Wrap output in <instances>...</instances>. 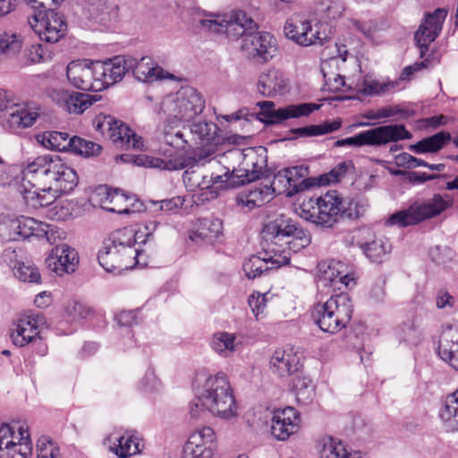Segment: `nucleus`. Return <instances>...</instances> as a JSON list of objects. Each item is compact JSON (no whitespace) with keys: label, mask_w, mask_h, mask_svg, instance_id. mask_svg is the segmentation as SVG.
Masks as SVG:
<instances>
[{"label":"nucleus","mask_w":458,"mask_h":458,"mask_svg":"<svg viewBox=\"0 0 458 458\" xmlns=\"http://www.w3.org/2000/svg\"><path fill=\"white\" fill-rule=\"evenodd\" d=\"M24 199L33 208L51 205L57 193H69L78 184L74 169L58 155H42L29 162L22 171Z\"/></svg>","instance_id":"nucleus-1"},{"label":"nucleus","mask_w":458,"mask_h":458,"mask_svg":"<svg viewBox=\"0 0 458 458\" xmlns=\"http://www.w3.org/2000/svg\"><path fill=\"white\" fill-rule=\"evenodd\" d=\"M196 382L195 398L189 404L191 418L199 419L207 412L226 420L238 416L233 389L225 373H199Z\"/></svg>","instance_id":"nucleus-2"},{"label":"nucleus","mask_w":458,"mask_h":458,"mask_svg":"<svg viewBox=\"0 0 458 458\" xmlns=\"http://www.w3.org/2000/svg\"><path fill=\"white\" fill-rule=\"evenodd\" d=\"M261 233L263 247L277 267L288 265L292 252L297 253L311 242L310 234L284 215L265 225Z\"/></svg>","instance_id":"nucleus-3"},{"label":"nucleus","mask_w":458,"mask_h":458,"mask_svg":"<svg viewBox=\"0 0 458 458\" xmlns=\"http://www.w3.org/2000/svg\"><path fill=\"white\" fill-rule=\"evenodd\" d=\"M365 208L359 201L344 199L337 191H327L316 199L310 209H302L301 216L324 229L334 228L341 220L357 219Z\"/></svg>","instance_id":"nucleus-4"},{"label":"nucleus","mask_w":458,"mask_h":458,"mask_svg":"<svg viewBox=\"0 0 458 458\" xmlns=\"http://www.w3.org/2000/svg\"><path fill=\"white\" fill-rule=\"evenodd\" d=\"M157 138L170 147L169 148H160L159 153L164 158L148 156L145 154L132 155L122 154L119 158L123 163L133 164L137 166L147 168H157L160 170L174 171L186 166L184 160L180 155L187 140L180 131H175L169 123H163L157 130Z\"/></svg>","instance_id":"nucleus-5"},{"label":"nucleus","mask_w":458,"mask_h":458,"mask_svg":"<svg viewBox=\"0 0 458 458\" xmlns=\"http://www.w3.org/2000/svg\"><path fill=\"white\" fill-rule=\"evenodd\" d=\"M136 242V231L132 227L112 232L98 251L99 265L107 272L132 268L139 263L140 255V251L135 248Z\"/></svg>","instance_id":"nucleus-6"},{"label":"nucleus","mask_w":458,"mask_h":458,"mask_svg":"<svg viewBox=\"0 0 458 458\" xmlns=\"http://www.w3.org/2000/svg\"><path fill=\"white\" fill-rule=\"evenodd\" d=\"M352 311L353 305L349 294L341 293L331 296L326 302L316 304L311 316L322 331L335 334L347 326Z\"/></svg>","instance_id":"nucleus-7"},{"label":"nucleus","mask_w":458,"mask_h":458,"mask_svg":"<svg viewBox=\"0 0 458 458\" xmlns=\"http://www.w3.org/2000/svg\"><path fill=\"white\" fill-rule=\"evenodd\" d=\"M202 29L214 33H225L228 38H244L252 30H258L257 22L243 11L237 10L230 15L204 13L199 21Z\"/></svg>","instance_id":"nucleus-8"},{"label":"nucleus","mask_w":458,"mask_h":458,"mask_svg":"<svg viewBox=\"0 0 458 458\" xmlns=\"http://www.w3.org/2000/svg\"><path fill=\"white\" fill-rule=\"evenodd\" d=\"M256 106L260 109L258 114H250L248 109L242 108L234 112L235 117L238 118V120L244 119L246 121L256 118L266 125H275L281 124L291 118L308 116L319 107L318 105L312 103H301L298 105H288L284 107H276L273 101L268 100L259 101Z\"/></svg>","instance_id":"nucleus-9"},{"label":"nucleus","mask_w":458,"mask_h":458,"mask_svg":"<svg viewBox=\"0 0 458 458\" xmlns=\"http://www.w3.org/2000/svg\"><path fill=\"white\" fill-rule=\"evenodd\" d=\"M205 100L192 87L181 89L175 94L166 96L160 106L168 119L174 122H190L202 113Z\"/></svg>","instance_id":"nucleus-10"},{"label":"nucleus","mask_w":458,"mask_h":458,"mask_svg":"<svg viewBox=\"0 0 458 458\" xmlns=\"http://www.w3.org/2000/svg\"><path fill=\"white\" fill-rule=\"evenodd\" d=\"M451 205V199L440 194H434L430 199L415 201L408 208L394 213L389 216L386 224L399 227L415 225L439 216Z\"/></svg>","instance_id":"nucleus-11"},{"label":"nucleus","mask_w":458,"mask_h":458,"mask_svg":"<svg viewBox=\"0 0 458 458\" xmlns=\"http://www.w3.org/2000/svg\"><path fill=\"white\" fill-rule=\"evenodd\" d=\"M411 133L406 130L403 124H388L364 131L352 137L338 140L335 147L344 146H373L378 147L389 142H397L402 140H410Z\"/></svg>","instance_id":"nucleus-12"},{"label":"nucleus","mask_w":458,"mask_h":458,"mask_svg":"<svg viewBox=\"0 0 458 458\" xmlns=\"http://www.w3.org/2000/svg\"><path fill=\"white\" fill-rule=\"evenodd\" d=\"M43 9L28 15V24L41 40L56 43L65 35L67 24L64 16L52 6Z\"/></svg>","instance_id":"nucleus-13"},{"label":"nucleus","mask_w":458,"mask_h":458,"mask_svg":"<svg viewBox=\"0 0 458 458\" xmlns=\"http://www.w3.org/2000/svg\"><path fill=\"white\" fill-rule=\"evenodd\" d=\"M32 442L25 425L0 427V458H27L31 454Z\"/></svg>","instance_id":"nucleus-14"},{"label":"nucleus","mask_w":458,"mask_h":458,"mask_svg":"<svg viewBox=\"0 0 458 458\" xmlns=\"http://www.w3.org/2000/svg\"><path fill=\"white\" fill-rule=\"evenodd\" d=\"M38 111L35 104L15 103L5 91L0 92V120L11 129L32 126L39 116Z\"/></svg>","instance_id":"nucleus-15"},{"label":"nucleus","mask_w":458,"mask_h":458,"mask_svg":"<svg viewBox=\"0 0 458 458\" xmlns=\"http://www.w3.org/2000/svg\"><path fill=\"white\" fill-rule=\"evenodd\" d=\"M94 126L103 136L121 148L140 149L143 147L142 138L112 115L98 114L94 120Z\"/></svg>","instance_id":"nucleus-16"},{"label":"nucleus","mask_w":458,"mask_h":458,"mask_svg":"<svg viewBox=\"0 0 458 458\" xmlns=\"http://www.w3.org/2000/svg\"><path fill=\"white\" fill-rule=\"evenodd\" d=\"M241 49L247 58L259 64L268 62L277 52L275 38L268 32L256 30L242 38Z\"/></svg>","instance_id":"nucleus-17"},{"label":"nucleus","mask_w":458,"mask_h":458,"mask_svg":"<svg viewBox=\"0 0 458 458\" xmlns=\"http://www.w3.org/2000/svg\"><path fill=\"white\" fill-rule=\"evenodd\" d=\"M98 61H72L66 68L69 81L77 89L86 91H101L104 89L103 81L97 76Z\"/></svg>","instance_id":"nucleus-18"},{"label":"nucleus","mask_w":458,"mask_h":458,"mask_svg":"<svg viewBox=\"0 0 458 458\" xmlns=\"http://www.w3.org/2000/svg\"><path fill=\"white\" fill-rule=\"evenodd\" d=\"M45 325V317L40 313L21 316L11 329L13 344L23 347L38 338L40 339V330Z\"/></svg>","instance_id":"nucleus-19"},{"label":"nucleus","mask_w":458,"mask_h":458,"mask_svg":"<svg viewBox=\"0 0 458 458\" xmlns=\"http://www.w3.org/2000/svg\"><path fill=\"white\" fill-rule=\"evenodd\" d=\"M447 12L444 8H437L433 13H426L423 22L415 32L414 39L420 48V56L423 58L433 42L442 30L443 23Z\"/></svg>","instance_id":"nucleus-20"},{"label":"nucleus","mask_w":458,"mask_h":458,"mask_svg":"<svg viewBox=\"0 0 458 458\" xmlns=\"http://www.w3.org/2000/svg\"><path fill=\"white\" fill-rule=\"evenodd\" d=\"M270 369L279 377H293L302 369V355L294 348L277 349L270 358Z\"/></svg>","instance_id":"nucleus-21"},{"label":"nucleus","mask_w":458,"mask_h":458,"mask_svg":"<svg viewBox=\"0 0 458 458\" xmlns=\"http://www.w3.org/2000/svg\"><path fill=\"white\" fill-rule=\"evenodd\" d=\"M78 264V252L67 244L56 245L46 259L47 267L60 276L73 273Z\"/></svg>","instance_id":"nucleus-22"},{"label":"nucleus","mask_w":458,"mask_h":458,"mask_svg":"<svg viewBox=\"0 0 458 458\" xmlns=\"http://www.w3.org/2000/svg\"><path fill=\"white\" fill-rule=\"evenodd\" d=\"M98 65L97 76L100 77L105 89L122 81L125 73L134 65V59L117 55L105 62L98 61Z\"/></svg>","instance_id":"nucleus-23"},{"label":"nucleus","mask_w":458,"mask_h":458,"mask_svg":"<svg viewBox=\"0 0 458 458\" xmlns=\"http://www.w3.org/2000/svg\"><path fill=\"white\" fill-rule=\"evenodd\" d=\"M345 265L338 260L322 261L318 265V283L324 287L338 288V284L349 287L353 278L345 271Z\"/></svg>","instance_id":"nucleus-24"},{"label":"nucleus","mask_w":458,"mask_h":458,"mask_svg":"<svg viewBox=\"0 0 458 458\" xmlns=\"http://www.w3.org/2000/svg\"><path fill=\"white\" fill-rule=\"evenodd\" d=\"M18 240H24L30 237L46 239L53 244L59 237L57 227L32 217L21 216L16 218Z\"/></svg>","instance_id":"nucleus-25"},{"label":"nucleus","mask_w":458,"mask_h":458,"mask_svg":"<svg viewBox=\"0 0 458 458\" xmlns=\"http://www.w3.org/2000/svg\"><path fill=\"white\" fill-rule=\"evenodd\" d=\"M299 422V414L293 407L275 411L271 419V434L277 440H286L297 432Z\"/></svg>","instance_id":"nucleus-26"},{"label":"nucleus","mask_w":458,"mask_h":458,"mask_svg":"<svg viewBox=\"0 0 458 458\" xmlns=\"http://www.w3.org/2000/svg\"><path fill=\"white\" fill-rule=\"evenodd\" d=\"M50 97L64 110L77 114H82L97 101L96 96L64 89H55Z\"/></svg>","instance_id":"nucleus-27"},{"label":"nucleus","mask_w":458,"mask_h":458,"mask_svg":"<svg viewBox=\"0 0 458 458\" xmlns=\"http://www.w3.org/2000/svg\"><path fill=\"white\" fill-rule=\"evenodd\" d=\"M242 157H246V165H252L250 174L237 173V178L241 179L239 182L244 184L259 178L262 169L267 165V159L265 156L258 154L253 148H248L245 152L234 148L225 153L221 158L240 160Z\"/></svg>","instance_id":"nucleus-28"},{"label":"nucleus","mask_w":458,"mask_h":458,"mask_svg":"<svg viewBox=\"0 0 458 458\" xmlns=\"http://www.w3.org/2000/svg\"><path fill=\"white\" fill-rule=\"evenodd\" d=\"M257 89L265 98L283 96L289 91V82L284 74L277 69H268L260 73Z\"/></svg>","instance_id":"nucleus-29"},{"label":"nucleus","mask_w":458,"mask_h":458,"mask_svg":"<svg viewBox=\"0 0 458 458\" xmlns=\"http://www.w3.org/2000/svg\"><path fill=\"white\" fill-rule=\"evenodd\" d=\"M438 355L452 368L458 370V323L450 326L442 333Z\"/></svg>","instance_id":"nucleus-30"},{"label":"nucleus","mask_w":458,"mask_h":458,"mask_svg":"<svg viewBox=\"0 0 458 458\" xmlns=\"http://www.w3.org/2000/svg\"><path fill=\"white\" fill-rule=\"evenodd\" d=\"M104 197L101 199V207L113 213L128 214L131 212L130 206L133 198L126 195L123 191L118 189H103Z\"/></svg>","instance_id":"nucleus-31"},{"label":"nucleus","mask_w":458,"mask_h":458,"mask_svg":"<svg viewBox=\"0 0 458 458\" xmlns=\"http://www.w3.org/2000/svg\"><path fill=\"white\" fill-rule=\"evenodd\" d=\"M223 231V223L218 218H200L195 224V229L191 233L190 239L193 242H213Z\"/></svg>","instance_id":"nucleus-32"},{"label":"nucleus","mask_w":458,"mask_h":458,"mask_svg":"<svg viewBox=\"0 0 458 458\" xmlns=\"http://www.w3.org/2000/svg\"><path fill=\"white\" fill-rule=\"evenodd\" d=\"M308 30H310V21L301 15L287 19L284 26L285 37L301 47L310 42L306 34Z\"/></svg>","instance_id":"nucleus-33"},{"label":"nucleus","mask_w":458,"mask_h":458,"mask_svg":"<svg viewBox=\"0 0 458 458\" xmlns=\"http://www.w3.org/2000/svg\"><path fill=\"white\" fill-rule=\"evenodd\" d=\"M131 69L135 78L142 82H153L166 78L168 75V72H165L163 68L154 65L149 57H142L138 62L134 59V65Z\"/></svg>","instance_id":"nucleus-34"},{"label":"nucleus","mask_w":458,"mask_h":458,"mask_svg":"<svg viewBox=\"0 0 458 458\" xmlns=\"http://www.w3.org/2000/svg\"><path fill=\"white\" fill-rule=\"evenodd\" d=\"M261 247L262 252H260L259 256H251L243 264V270L245 275L250 279H255L256 277L260 276L265 271H267L268 269L278 267L276 263H275L273 259H269L270 257L268 253H267L263 247V241L261 242Z\"/></svg>","instance_id":"nucleus-35"},{"label":"nucleus","mask_w":458,"mask_h":458,"mask_svg":"<svg viewBox=\"0 0 458 458\" xmlns=\"http://www.w3.org/2000/svg\"><path fill=\"white\" fill-rule=\"evenodd\" d=\"M241 159H242V161L238 168L233 167L231 170L229 167L224 166L221 168L222 174L212 172L210 175H203L202 182H199V185L203 189H209L216 184L226 182L231 175L237 177V173L250 174L252 165H246V157H242Z\"/></svg>","instance_id":"nucleus-36"},{"label":"nucleus","mask_w":458,"mask_h":458,"mask_svg":"<svg viewBox=\"0 0 458 458\" xmlns=\"http://www.w3.org/2000/svg\"><path fill=\"white\" fill-rule=\"evenodd\" d=\"M452 140L451 134L447 131H439L430 137H427L411 145L410 148L417 153H436L442 149Z\"/></svg>","instance_id":"nucleus-37"},{"label":"nucleus","mask_w":458,"mask_h":458,"mask_svg":"<svg viewBox=\"0 0 458 458\" xmlns=\"http://www.w3.org/2000/svg\"><path fill=\"white\" fill-rule=\"evenodd\" d=\"M273 198V190H269L266 183L261 182L259 186L250 190L248 193L241 195L238 201L249 209H252L265 205Z\"/></svg>","instance_id":"nucleus-38"},{"label":"nucleus","mask_w":458,"mask_h":458,"mask_svg":"<svg viewBox=\"0 0 458 458\" xmlns=\"http://www.w3.org/2000/svg\"><path fill=\"white\" fill-rule=\"evenodd\" d=\"M292 390L298 403L308 404L314 396V386L310 377L303 376L302 371L292 377Z\"/></svg>","instance_id":"nucleus-39"},{"label":"nucleus","mask_w":458,"mask_h":458,"mask_svg":"<svg viewBox=\"0 0 458 458\" xmlns=\"http://www.w3.org/2000/svg\"><path fill=\"white\" fill-rule=\"evenodd\" d=\"M341 125L342 122L340 120L326 121L322 124H312L306 127L292 129L290 133L301 138L319 136L334 132L337 131Z\"/></svg>","instance_id":"nucleus-40"},{"label":"nucleus","mask_w":458,"mask_h":458,"mask_svg":"<svg viewBox=\"0 0 458 458\" xmlns=\"http://www.w3.org/2000/svg\"><path fill=\"white\" fill-rule=\"evenodd\" d=\"M288 177L292 182V188L289 190L287 196H293L301 191L308 190L312 183L306 178L308 175V167L297 165L285 168Z\"/></svg>","instance_id":"nucleus-41"},{"label":"nucleus","mask_w":458,"mask_h":458,"mask_svg":"<svg viewBox=\"0 0 458 458\" xmlns=\"http://www.w3.org/2000/svg\"><path fill=\"white\" fill-rule=\"evenodd\" d=\"M366 256L375 263L383 262L391 251V243L386 238H377L362 245Z\"/></svg>","instance_id":"nucleus-42"},{"label":"nucleus","mask_w":458,"mask_h":458,"mask_svg":"<svg viewBox=\"0 0 458 458\" xmlns=\"http://www.w3.org/2000/svg\"><path fill=\"white\" fill-rule=\"evenodd\" d=\"M117 444L111 450L120 458H128L131 455L140 453L141 444L140 439L134 436H122L115 439Z\"/></svg>","instance_id":"nucleus-43"},{"label":"nucleus","mask_w":458,"mask_h":458,"mask_svg":"<svg viewBox=\"0 0 458 458\" xmlns=\"http://www.w3.org/2000/svg\"><path fill=\"white\" fill-rule=\"evenodd\" d=\"M238 344L235 335L227 332H217L213 335L210 346L216 353L227 357L236 351Z\"/></svg>","instance_id":"nucleus-44"},{"label":"nucleus","mask_w":458,"mask_h":458,"mask_svg":"<svg viewBox=\"0 0 458 458\" xmlns=\"http://www.w3.org/2000/svg\"><path fill=\"white\" fill-rule=\"evenodd\" d=\"M439 416L447 430L458 431V400L448 395Z\"/></svg>","instance_id":"nucleus-45"},{"label":"nucleus","mask_w":458,"mask_h":458,"mask_svg":"<svg viewBox=\"0 0 458 458\" xmlns=\"http://www.w3.org/2000/svg\"><path fill=\"white\" fill-rule=\"evenodd\" d=\"M72 137L67 132L46 131L42 135V144L48 148L58 151H71Z\"/></svg>","instance_id":"nucleus-46"},{"label":"nucleus","mask_w":458,"mask_h":458,"mask_svg":"<svg viewBox=\"0 0 458 458\" xmlns=\"http://www.w3.org/2000/svg\"><path fill=\"white\" fill-rule=\"evenodd\" d=\"M21 47L20 36L9 33L0 35V63L17 55Z\"/></svg>","instance_id":"nucleus-47"},{"label":"nucleus","mask_w":458,"mask_h":458,"mask_svg":"<svg viewBox=\"0 0 458 458\" xmlns=\"http://www.w3.org/2000/svg\"><path fill=\"white\" fill-rule=\"evenodd\" d=\"M70 142H72L71 151L86 157L98 156L102 150L99 144L78 136L72 137Z\"/></svg>","instance_id":"nucleus-48"},{"label":"nucleus","mask_w":458,"mask_h":458,"mask_svg":"<svg viewBox=\"0 0 458 458\" xmlns=\"http://www.w3.org/2000/svg\"><path fill=\"white\" fill-rule=\"evenodd\" d=\"M346 453L347 450L342 441H338L332 437L322 439L321 458H345Z\"/></svg>","instance_id":"nucleus-49"},{"label":"nucleus","mask_w":458,"mask_h":458,"mask_svg":"<svg viewBox=\"0 0 458 458\" xmlns=\"http://www.w3.org/2000/svg\"><path fill=\"white\" fill-rule=\"evenodd\" d=\"M307 37L310 41L307 45H302V47H310L319 45L322 46L326 43L330 38V30L328 29V25L327 23H322L316 21L312 23L310 21V30H307Z\"/></svg>","instance_id":"nucleus-50"},{"label":"nucleus","mask_w":458,"mask_h":458,"mask_svg":"<svg viewBox=\"0 0 458 458\" xmlns=\"http://www.w3.org/2000/svg\"><path fill=\"white\" fill-rule=\"evenodd\" d=\"M354 168L352 161H344L335 166L329 173L325 174L319 177L320 185H327L335 183L342 181L347 173Z\"/></svg>","instance_id":"nucleus-51"},{"label":"nucleus","mask_w":458,"mask_h":458,"mask_svg":"<svg viewBox=\"0 0 458 458\" xmlns=\"http://www.w3.org/2000/svg\"><path fill=\"white\" fill-rule=\"evenodd\" d=\"M398 81L381 82L379 81H364L361 88L358 89L364 96L377 95L397 89Z\"/></svg>","instance_id":"nucleus-52"},{"label":"nucleus","mask_w":458,"mask_h":458,"mask_svg":"<svg viewBox=\"0 0 458 458\" xmlns=\"http://www.w3.org/2000/svg\"><path fill=\"white\" fill-rule=\"evenodd\" d=\"M191 132L201 142H209L216 133V124L208 122H196L190 126Z\"/></svg>","instance_id":"nucleus-53"},{"label":"nucleus","mask_w":458,"mask_h":458,"mask_svg":"<svg viewBox=\"0 0 458 458\" xmlns=\"http://www.w3.org/2000/svg\"><path fill=\"white\" fill-rule=\"evenodd\" d=\"M14 275L19 280L23 282L38 284L41 281L38 268L30 263H20L14 269Z\"/></svg>","instance_id":"nucleus-54"},{"label":"nucleus","mask_w":458,"mask_h":458,"mask_svg":"<svg viewBox=\"0 0 458 458\" xmlns=\"http://www.w3.org/2000/svg\"><path fill=\"white\" fill-rule=\"evenodd\" d=\"M216 440V433L210 427H203L194 434H192L185 445H208L213 447Z\"/></svg>","instance_id":"nucleus-55"},{"label":"nucleus","mask_w":458,"mask_h":458,"mask_svg":"<svg viewBox=\"0 0 458 458\" xmlns=\"http://www.w3.org/2000/svg\"><path fill=\"white\" fill-rule=\"evenodd\" d=\"M37 453V458H61L60 449L47 437L38 438Z\"/></svg>","instance_id":"nucleus-56"},{"label":"nucleus","mask_w":458,"mask_h":458,"mask_svg":"<svg viewBox=\"0 0 458 458\" xmlns=\"http://www.w3.org/2000/svg\"><path fill=\"white\" fill-rule=\"evenodd\" d=\"M0 240L3 242L19 241L16 218L0 217Z\"/></svg>","instance_id":"nucleus-57"},{"label":"nucleus","mask_w":458,"mask_h":458,"mask_svg":"<svg viewBox=\"0 0 458 458\" xmlns=\"http://www.w3.org/2000/svg\"><path fill=\"white\" fill-rule=\"evenodd\" d=\"M269 190H273V195L277 193H283L284 191L289 192L292 188V182L288 177L285 168L278 171L273 178L270 183H266Z\"/></svg>","instance_id":"nucleus-58"},{"label":"nucleus","mask_w":458,"mask_h":458,"mask_svg":"<svg viewBox=\"0 0 458 458\" xmlns=\"http://www.w3.org/2000/svg\"><path fill=\"white\" fill-rule=\"evenodd\" d=\"M212 446L185 445L182 458H213Z\"/></svg>","instance_id":"nucleus-59"},{"label":"nucleus","mask_w":458,"mask_h":458,"mask_svg":"<svg viewBox=\"0 0 458 458\" xmlns=\"http://www.w3.org/2000/svg\"><path fill=\"white\" fill-rule=\"evenodd\" d=\"M28 57L32 63H44L52 59L53 52L42 44H37L29 49Z\"/></svg>","instance_id":"nucleus-60"},{"label":"nucleus","mask_w":458,"mask_h":458,"mask_svg":"<svg viewBox=\"0 0 458 458\" xmlns=\"http://www.w3.org/2000/svg\"><path fill=\"white\" fill-rule=\"evenodd\" d=\"M399 338L409 344H417L420 341V334L412 323H404L399 330Z\"/></svg>","instance_id":"nucleus-61"},{"label":"nucleus","mask_w":458,"mask_h":458,"mask_svg":"<svg viewBox=\"0 0 458 458\" xmlns=\"http://www.w3.org/2000/svg\"><path fill=\"white\" fill-rule=\"evenodd\" d=\"M395 162L399 166H406L407 168H416L426 165V161L415 157L409 153L403 152L395 157Z\"/></svg>","instance_id":"nucleus-62"},{"label":"nucleus","mask_w":458,"mask_h":458,"mask_svg":"<svg viewBox=\"0 0 458 458\" xmlns=\"http://www.w3.org/2000/svg\"><path fill=\"white\" fill-rule=\"evenodd\" d=\"M66 310L74 318H86L91 313L89 308L77 301H70L66 306Z\"/></svg>","instance_id":"nucleus-63"},{"label":"nucleus","mask_w":458,"mask_h":458,"mask_svg":"<svg viewBox=\"0 0 458 458\" xmlns=\"http://www.w3.org/2000/svg\"><path fill=\"white\" fill-rule=\"evenodd\" d=\"M428 66V59L420 63H414L412 65H408L403 68L397 81H399V83L403 81H411L415 72L420 71L421 69L427 68Z\"/></svg>","instance_id":"nucleus-64"}]
</instances>
